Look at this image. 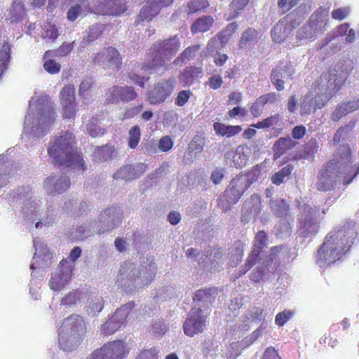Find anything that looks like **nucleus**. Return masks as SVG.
<instances>
[{
  "label": "nucleus",
  "mask_w": 359,
  "mask_h": 359,
  "mask_svg": "<svg viewBox=\"0 0 359 359\" xmlns=\"http://www.w3.org/2000/svg\"><path fill=\"white\" fill-rule=\"evenodd\" d=\"M294 70L290 63L279 65L273 69L271 74V81L277 90L280 91L285 88V81L292 76Z\"/></svg>",
  "instance_id": "obj_25"
},
{
  "label": "nucleus",
  "mask_w": 359,
  "mask_h": 359,
  "mask_svg": "<svg viewBox=\"0 0 359 359\" xmlns=\"http://www.w3.org/2000/svg\"><path fill=\"white\" fill-rule=\"evenodd\" d=\"M180 41L177 35L153 45V49L163 54L164 59L170 60L180 48Z\"/></svg>",
  "instance_id": "obj_26"
},
{
  "label": "nucleus",
  "mask_w": 359,
  "mask_h": 359,
  "mask_svg": "<svg viewBox=\"0 0 359 359\" xmlns=\"http://www.w3.org/2000/svg\"><path fill=\"white\" fill-rule=\"evenodd\" d=\"M86 332L84 318L79 314H72L66 318L58 332V342L65 351L76 348Z\"/></svg>",
  "instance_id": "obj_7"
},
{
  "label": "nucleus",
  "mask_w": 359,
  "mask_h": 359,
  "mask_svg": "<svg viewBox=\"0 0 359 359\" xmlns=\"http://www.w3.org/2000/svg\"><path fill=\"white\" fill-rule=\"evenodd\" d=\"M290 33V28H287V22L280 20L273 28L271 36L276 43H280L287 37Z\"/></svg>",
  "instance_id": "obj_36"
},
{
  "label": "nucleus",
  "mask_w": 359,
  "mask_h": 359,
  "mask_svg": "<svg viewBox=\"0 0 359 359\" xmlns=\"http://www.w3.org/2000/svg\"><path fill=\"white\" fill-rule=\"evenodd\" d=\"M147 170V165L135 163L121 166L114 175V180L129 182L139 178Z\"/></svg>",
  "instance_id": "obj_23"
},
{
  "label": "nucleus",
  "mask_w": 359,
  "mask_h": 359,
  "mask_svg": "<svg viewBox=\"0 0 359 359\" xmlns=\"http://www.w3.org/2000/svg\"><path fill=\"white\" fill-rule=\"evenodd\" d=\"M175 84L174 79H169L155 85L148 97L150 104H157L163 102L172 94Z\"/></svg>",
  "instance_id": "obj_20"
},
{
  "label": "nucleus",
  "mask_w": 359,
  "mask_h": 359,
  "mask_svg": "<svg viewBox=\"0 0 359 359\" xmlns=\"http://www.w3.org/2000/svg\"><path fill=\"white\" fill-rule=\"evenodd\" d=\"M260 197L257 194L252 195L250 198L245 202L244 208L246 210V216L243 215V219H250L251 215L254 217L257 215L260 212Z\"/></svg>",
  "instance_id": "obj_34"
},
{
  "label": "nucleus",
  "mask_w": 359,
  "mask_h": 359,
  "mask_svg": "<svg viewBox=\"0 0 359 359\" xmlns=\"http://www.w3.org/2000/svg\"><path fill=\"white\" fill-rule=\"evenodd\" d=\"M355 126L356 121L352 120L344 126L339 127L337 130L332 139L334 144L351 138L354 134V128Z\"/></svg>",
  "instance_id": "obj_33"
},
{
  "label": "nucleus",
  "mask_w": 359,
  "mask_h": 359,
  "mask_svg": "<svg viewBox=\"0 0 359 359\" xmlns=\"http://www.w3.org/2000/svg\"><path fill=\"white\" fill-rule=\"evenodd\" d=\"M202 72L200 68L195 67H188L180 76V81L186 86H191L194 83L195 79L198 78V74Z\"/></svg>",
  "instance_id": "obj_48"
},
{
  "label": "nucleus",
  "mask_w": 359,
  "mask_h": 359,
  "mask_svg": "<svg viewBox=\"0 0 359 359\" xmlns=\"http://www.w3.org/2000/svg\"><path fill=\"white\" fill-rule=\"evenodd\" d=\"M258 41V32L252 28H248L242 34L239 45L241 48H250Z\"/></svg>",
  "instance_id": "obj_41"
},
{
  "label": "nucleus",
  "mask_w": 359,
  "mask_h": 359,
  "mask_svg": "<svg viewBox=\"0 0 359 359\" xmlns=\"http://www.w3.org/2000/svg\"><path fill=\"white\" fill-rule=\"evenodd\" d=\"M75 89L73 85H67L61 90L60 100L63 116L70 118L75 114Z\"/></svg>",
  "instance_id": "obj_24"
},
{
  "label": "nucleus",
  "mask_w": 359,
  "mask_h": 359,
  "mask_svg": "<svg viewBox=\"0 0 359 359\" xmlns=\"http://www.w3.org/2000/svg\"><path fill=\"white\" fill-rule=\"evenodd\" d=\"M12 165L11 163L8 161L6 155H0V189L8 184Z\"/></svg>",
  "instance_id": "obj_45"
},
{
  "label": "nucleus",
  "mask_w": 359,
  "mask_h": 359,
  "mask_svg": "<svg viewBox=\"0 0 359 359\" xmlns=\"http://www.w3.org/2000/svg\"><path fill=\"white\" fill-rule=\"evenodd\" d=\"M270 205L273 214L277 217L283 219L287 215L289 206L283 199L271 200Z\"/></svg>",
  "instance_id": "obj_49"
},
{
  "label": "nucleus",
  "mask_w": 359,
  "mask_h": 359,
  "mask_svg": "<svg viewBox=\"0 0 359 359\" xmlns=\"http://www.w3.org/2000/svg\"><path fill=\"white\" fill-rule=\"evenodd\" d=\"M308 23L315 36L317 37L325 31L327 20L323 13H315L311 15Z\"/></svg>",
  "instance_id": "obj_31"
},
{
  "label": "nucleus",
  "mask_w": 359,
  "mask_h": 359,
  "mask_svg": "<svg viewBox=\"0 0 359 359\" xmlns=\"http://www.w3.org/2000/svg\"><path fill=\"white\" fill-rule=\"evenodd\" d=\"M156 265L151 257H142L140 263L123 262L116 276V284L126 292H132L149 285L154 278Z\"/></svg>",
  "instance_id": "obj_3"
},
{
  "label": "nucleus",
  "mask_w": 359,
  "mask_h": 359,
  "mask_svg": "<svg viewBox=\"0 0 359 359\" xmlns=\"http://www.w3.org/2000/svg\"><path fill=\"white\" fill-rule=\"evenodd\" d=\"M296 142L290 137H280L278 139L273 146V151L275 158H279L287 151L292 149L296 145Z\"/></svg>",
  "instance_id": "obj_37"
},
{
  "label": "nucleus",
  "mask_w": 359,
  "mask_h": 359,
  "mask_svg": "<svg viewBox=\"0 0 359 359\" xmlns=\"http://www.w3.org/2000/svg\"><path fill=\"white\" fill-rule=\"evenodd\" d=\"M276 235L280 238H287L290 236L292 227L289 222L285 219H280L274 227Z\"/></svg>",
  "instance_id": "obj_51"
},
{
  "label": "nucleus",
  "mask_w": 359,
  "mask_h": 359,
  "mask_svg": "<svg viewBox=\"0 0 359 359\" xmlns=\"http://www.w3.org/2000/svg\"><path fill=\"white\" fill-rule=\"evenodd\" d=\"M25 15V9L22 2L20 0L15 1L11 7L8 10V20L11 23L21 21Z\"/></svg>",
  "instance_id": "obj_40"
},
{
  "label": "nucleus",
  "mask_w": 359,
  "mask_h": 359,
  "mask_svg": "<svg viewBox=\"0 0 359 359\" xmlns=\"http://www.w3.org/2000/svg\"><path fill=\"white\" fill-rule=\"evenodd\" d=\"M346 79V74L342 70L330 69L323 73L315 81V89L318 90L316 104L321 109L326 102L341 88Z\"/></svg>",
  "instance_id": "obj_6"
},
{
  "label": "nucleus",
  "mask_w": 359,
  "mask_h": 359,
  "mask_svg": "<svg viewBox=\"0 0 359 359\" xmlns=\"http://www.w3.org/2000/svg\"><path fill=\"white\" fill-rule=\"evenodd\" d=\"M357 237V227L353 222L330 231L316 253V263L327 267L339 260L348 251Z\"/></svg>",
  "instance_id": "obj_2"
},
{
  "label": "nucleus",
  "mask_w": 359,
  "mask_h": 359,
  "mask_svg": "<svg viewBox=\"0 0 359 359\" xmlns=\"http://www.w3.org/2000/svg\"><path fill=\"white\" fill-rule=\"evenodd\" d=\"M114 149L109 145L95 147L93 153V158L97 161H107L114 157Z\"/></svg>",
  "instance_id": "obj_46"
},
{
  "label": "nucleus",
  "mask_w": 359,
  "mask_h": 359,
  "mask_svg": "<svg viewBox=\"0 0 359 359\" xmlns=\"http://www.w3.org/2000/svg\"><path fill=\"white\" fill-rule=\"evenodd\" d=\"M123 353V344L114 341L95 349L86 359H122Z\"/></svg>",
  "instance_id": "obj_17"
},
{
  "label": "nucleus",
  "mask_w": 359,
  "mask_h": 359,
  "mask_svg": "<svg viewBox=\"0 0 359 359\" xmlns=\"http://www.w3.org/2000/svg\"><path fill=\"white\" fill-rule=\"evenodd\" d=\"M70 186L69 178L63 173L51 175L43 182V189L51 196L60 194L65 191Z\"/></svg>",
  "instance_id": "obj_19"
},
{
  "label": "nucleus",
  "mask_w": 359,
  "mask_h": 359,
  "mask_svg": "<svg viewBox=\"0 0 359 359\" xmlns=\"http://www.w3.org/2000/svg\"><path fill=\"white\" fill-rule=\"evenodd\" d=\"M312 93H309L304 96V98L300 106V114L304 116L311 114L317 107L316 104V97Z\"/></svg>",
  "instance_id": "obj_47"
},
{
  "label": "nucleus",
  "mask_w": 359,
  "mask_h": 359,
  "mask_svg": "<svg viewBox=\"0 0 359 359\" xmlns=\"http://www.w3.org/2000/svg\"><path fill=\"white\" fill-rule=\"evenodd\" d=\"M267 241V235L264 231H260L257 232L255 237L253 249L250 254V262L252 260L253 257L258 259L259 255L266 245Z\"/></svg>",
  "instance_id": "obj_43"
},
{
  "label": "nucleus",
  "mask_w": 359,
  "mask_h": 359,
  "mask_svg": "<svg viewBox=\"0 0 359 359\" xmlns=\"http://www.w3.org/2000/svg\"><path fill=\"white\" fill-rule=\"evenodd\" d=\"M55 118L54 104L47 95L36 100L32 97L25 119V133L34 137L44 136L50 129Z\"/></svg>",
  "instance_id": "obj_4"
},
{
  "label": "nucleus",
  "mask_w": 359,
  "mask_h": 359,
  "mask_svg": "<svg viewBox=\"0 0 359 359\" xmlns=\"http://www.w3.org/2000/svg\"><path fill=\"white\" fill-rule=\"evenodd\" d=\"M104 26L102 24L94 25L86 31V35L83 36L81 41V46L84 48L90 42L95 41L103 32Z\"/></svg>",
  "instance_id": "obj_39"
},
{
  "label": "nucleus",
  "mask_w": 359,
  "mask_h": 359,
  "mask_svg": "<svg viewBox=\"0 0 359 359\" xmlns=\"http://www.w3.org/2000/svg\"><path fill=\"white\" fill-rule=\"evenodd\" d=\"M44 69L50 74H55L60 72L61 66L54 60H48L43 64Z\"/></svg>",
  "instance_id": "obj_63"
},
{
  "label": "nucleus",
  "mask_w": 359,
  "mask_h": 359,
  "mask_svg": "<svg viewBox=\"0 0 359 359\" xmlns=\"http://www.w3.org/2000/svg\"><path fill=\"white\" fill-rule=\"evenodd\" d=\"M135 304L128 302L118 309L111 317L104 323L101 330L105 334H111L121 327L126 323L134 319L135 312L133 311Z\"/></svg>",
  "instance_id": "obj_10"
},
{
  "label": "nucleus",
  "mask_w": 359,
  "mask_h": 359,
  "mask_svg": "<svg viewBox=\"0 0 359 359\" xmlns=\"http://www.w3.org/2000/svg\"><path fill=\"white\" fill-rule=\"evenodd\" d=\"M48 153L59 165L79 170H84L86 168L76 146L75 137L68 131H62L50 139Z\"/></svg>",
  "instance_id": "obj_5"
},
{
  "label": "nucleus",
  "mask_w": 359,
  "mask_h": 359,
  "mask_svg": "<svg viewBox=\"0 0 359 359\" xmlns=\"http://www.w3.org/2000/svg\"><path fill=\"white\" fill-rule=\"evenodd\" d=\"M137 93L131 86H114L109 88L105 94L108 103H118L120 101L130 102L137 97Z\"/></svg>",
  "instance_id": "obj_21"
},
{
  "label": "nucleus",
  "mask_w": 359,
  "mask_h": 359,
  "mask_svg": "<svg viewBox=\"0 0 359 359\" xmlns=\"http://www.w3.org/2000/svg\"><path fill=\"white\" fill-rule=\"evenodd\" d=\"M85 290H76L69 292L61 300V305L73 306L83 303L85 297Z\"/></svg>",
  "instance_id": "obj_44"
},
{
  "label": "nucleus",
  "mask_w": 359,
  "mask_h": 359,
  "mask_svg": "<svg viewBox=\"0 0 359 359\" xmlns=\"http://www.w3.org/2000/svg\"><path fill=\"white\" fill-rule=\"evenodd\" d=\"M237 29L238 25L236 22H233L227 25L225 29L222 30L217 34V37L219 38V40L222 46L225 45L229 41V40L230 39V38Z\"/></svg>",
  "instance_id": "obj_52"
},
{
  "label": "nucleus",
  "mask_w": 359,
  "mask_h": 359,
  "mask_svg": "<svg viewBox=\"0 0 359 359\" xmlns=\"http://www.w3.org/2000/svg\"><path fill=\"white\" fill-rule=\"evenodd\" d=\"M214 19L210 15H205L198 18L192 24L191 31L193 34L205 32L212 26Z\"/></svg>",
  "instance_id": "obj_42"
},
{
  "label": "nucleus",
  "mask_w": 359,
  "mask_h": 359,
  "mask_svg": "<svg viewBox=\"0 0 359 359\" xmlns=\"http://www.w3.org/2000/svg\"><path fill=\"white\" fill-rule=\"evenodd\" d=\"M34 245L35 253L30 269L34 270L35 269L48 267L52 263L53 253L39 238L34 240Z\"/></svg>",
  "instance_id": "obj_18"
},
{
  "label": "nucleus",
  "mask_w": 359,
  "mask_h": 359,
  "mask_svg": "<svg viewBox=\"0 0 359 359\" xmlns=\"http://www.w3.org/2000/svg\"><path fill=\"white\" fill-rule=\"evenodd\" d=\"M74 267V264L67 260H62L51 276L50 288L54 291L62 290L70 282Z\"/></svg>",
  "instance_id": "obj_12"
},
{
  "label": "nucleus",
  "mask_w": 359,
  "mask_h": 359,
  "mask_svg": "<svg viewBox=\"0 0 359 359\" xmlns=\"http://www.w3.org/2000/svg\"><path fill=\"white\" fill-rule=\"evenodd\" d=\"M208 6L209 4L206 0H191L187 4L185 12H187V15L195 13Z\"/></svg>",
  "instance_id": "obj_53"
},
{
  "label": "nucleus",
  "mask_w": 359,
  "mask_h": 359,
  "mask_svg": "<svg viewBox=\"0 0 359 359\" xmlns=\"http://www.w3.org/2000/svg\"><path fill=\"white\" fill-rule=\"evenodd\" d=\"M41 207V202L39 200L28 198L22 207V213L29 220H35Z\"/></svg>",
  "instance_id": "obj_35"
},
{
  "label": "nucleus",
  "mask_w": 359,
  "mask_h": 359,
  "mask_svg": "<svg viewBox=\"0 0 359 359\" xmlns=\"http://www.w3.org/2000/svg\"><path fill=\"white\" fill-rule=\"evenodd\" d=\"M151 330L154 335L161 336L167 331V327L161 320H155L152 322Z\"/></svg>",
  "instance_id": "obj_61"
},
{
  "label": "nucleus",
  "mask_w": 359,
  "mask_h": 359,
  "mask_svg": "<svg viewBox=\"0 0 359 359\" xmlns=\"http://www.w3.org/2000/svg\"><path fill=\"white\" fill-rule=\"evenodd\" d=\"M289 248L286 245L275 246L271 249L269 255L270 260H280L285 259V257L289 253Z\"/></svg>",
  "instance_id": "obj_54"
},
{
  "label": "nucleus",
  "mask_w": 359,
  "mask_h": 359,
  "mask_svg": "<svg viewBox=\"0 0 359 359\" xmlns=\"http://www.w3.org/2000/svg\"><path fill=\"white\" fill-rule=\"evenodd\" d=\"M358 109L359 107L356 99L344 102L338 104L334 111L332 113L331 118L334 121H338L343 116Z\"/></svg>",
  "instance_id": "obj_29"
},
{
  "label": "nucleus",
  "mask_w": 359,
  "mask_h": 359,
  "mask_svg": "<svg viewBox=\"0 0 359 359\" xmlns=\"http://www.w3.org/2000/svg\"><path fill=\"white\" fill-rule=\"evenodd\" d=\"M249 0H233L230 4V11L232 12V18H236L238 14V11L244 8L248 4Z\"/></svg>",
  "instance_id": "obj_60"
},
{
  "label": "nucleus",
  "mask_w": 359,
  "mask_h": 359,
  "mask_svg": "<svg viewBox=\"0 0 359 359\" xmlns=\"http://www.w3.org/2000/svg\"><path fill=\"white\" fill-rule=\"evenodd\" d=\"M359 173V164L353 163L349 146L341 145L331 159L321 170L316 188L320 191H327L335 188L338 183L349 184Z\"/></svg>",
  "instance_id": "obj_1"
},
{
  "label": "nucleus",
  "mask_w": 359,
  "mask_h": 359,
  "mask_svg": "<svg viewBox=\"0 0 359 359\" xmlns=\"http://www.w3.org/2000/svg\"><path fill=\"white\" fill-rule=\"evenodd\" d=\"M100 224L97 220H90L80 226H78L75 231L74 238L83 240L96 233L98 234Z\"/></svg>",
  "instance_id": "obj_30"
},
{
  "label": "nucleus",
  "mask_w": 359,
  "mask_h": 359,
  "mask_svg": "<svg viewBox=\"0 0 359 359\" xmlns=\"http://www.w3.org/2000/svg\"><path fill=\"white\" fill-rule=\"evenodd\" d=\"M172 3L173 0H148L147 5L141 9L138 18L142 21H149L159 13L161 7Z\"/></svg>",
  "instance_id": "obj_27"
},
{
  "label": "nucleus",
  "mask_w": 359,
  "mask_h": 359,
  "mask_svg": "<svg viewBox=\"0 0 359 359\" xmlns=\"http://www.w3.org/2000/svg\"><path fill=\"white\" fill-rule=\"evenodd\" d=\"M293 314V311L284 310L276 315L275 322L278 325L283 326L292 318Z\"/></svg>",
  "instance_id": "obj_64"
},
{
  "label": "nucleus",
  "mask_w": 359,
  "mask_h": 359,
  "mask_svg": "<svg viewBox=\"0 0 359 359\" xmlns=\"http://www.w3.org/2000/svg\"><path fill=\"white\" fill-rule=\"evenodd\" d=\"M213 128L217 135L226 137L235 136L242 130L239 126H227L219 122L215 123Z\"/></svg>",
  "instance_id": "obj_38"
},
{
  "label": "nucleus",
  "mask_w": 359,
  "mask_h": 359,
  "mask_svg": "<svg viewBox=\"0 0 359 359\" xmlns=\"http://www.w3.org/2000/svg\"><path fill=\"white\" fill-rule=\"evenodd\" d=\"M94 62L104 69L117 71L122 60L119 53L112 47H104L93 58Z\"/></svg>",
  "instance_id": "obj_15"
},
{
  "label": "nucleus",
  "mask_w": 359,
  "mask_h": 359,
  "mask_svg": "<svg viewBox=\"0 0 359 359\" xmlns=\"http://www.w3.org/2000/svg\"><path fill=\"white\" fill-rule=\"evenodd\" d=\"M298 219L299 234L306 237L318 231V212L311 205L304 204L300 207Z\"/></svg>",
  "instance_id": "obj_11"
},
{
  "label": "nucleus",
  "mask_w": 359,
  "mask_h": 359,
  "mask_svg": "<svg viewBox=\"0 0 359 359\" xmlns=\"http://www.w3.org/2000/svg\"><path fill=\"white\" fill-rule=\"evenodd\" d=\"M258 170L253 169L248 172L240 174L233 178L224 194L219 200V206L224 212L236 204L245 191L257 180Z\"/></svg>",
  "instance_id": "obj_8"
},
{
  "label": "nucleus",
  "mask_w": 359,
  "mask_h": 359,
  "mask_svg": "<svg viewBox=\"0 0 359 359\" xmlns=\"http://www.w3.org/2000/svg\"><path fill=\"white\" fill-rule=\"evenodd\" d=\"M192 93L189 90H183L179 92L175 98V103L179 107H183L190 98Z\"/></svg>",
  "instance_id": "obj_62"
},
{
  "label": "nucleus",
  "mask_w": 359,
  "mask_h": 359,
  "mask_svg": "<svg viewBox=\"0 0 359 359\" xmlns=\"http://www.w3.org/2000/svg\"><path fill=\"white\" fill-rule=\"evenodd\" d=\"M224 298L223 292L215 287L198 290L193 297L194 301L198 304V308L203 306L207 309L213 306L216 299H217V304H219L222 303Z\"/></svg>",
  "instance_id": "obj_16"
},
{
  "label": "nucleus",
  "mask_w": 359,
  "mask_h": 359,
  "mask_svg": "<svg viewBox=\"0 0 359 359\" xmlns=\"http://www.w3.org/2000/svg\"><path fill=\"white\" fill-rule=\"evenodd\" d=\"M198 49L199 48L196 46L186 48L182 53L174 60L173 63L175 65H178L180 62L189 60Z\"/></svg>",
  "instance_id": "obj_58"
},
{
  "label": "nucleus",
  "mask_w": 359,
  "mask_h": 359,
  "mask_svg": "<svg viewBox=\"0 0 359 359\" xmlns=\"http://www.w3.org/2000/svg\"><path fill=\"white\" fill-rule=\"evenodd\" d=\"M292 170V168L289 165L282 168L271 177L272 183L276 185H280L283 182L284 179L291 174Z\"/></svg>",
  "instance_id": "obj_57"
},
{
  "label": "nucleus",
  "mask_w": 359,
  "mask_h": 359,
  "mask_svg": "<svg viewBox=\"0 0 359 359\" xmlns=\"http://www.w3.org/2000/svg\"><path fill=\"white\" fill-rule=\"evenodd\" d=\"M91 11L89 2L81 0V2H76L75 5L69 8L67 13V18L69 21L74 22L79 17L85 16Z\"/></svg>",
  "instance_id": "obj_32"
},
{
  "label": "nucleus",
  "mask_w": 359,
  "mask_h": 359,
  "mask_svg": "<svg viewBox=\"0 0 359 359\" xmlns=\"http://www.w3.org/2000/svg\"><path fill=\"white\" fill-rule=\"evenodd\" d=\"M151 56L148 59L147 62L143 65L141 68V71H143L141 74H137L135 72H131L128 75V79L130 83H136L140 87H143L144 82L148 80L149 77L147 74H144V72L149 71V73L155 72L158 74H162L166 70L165 61L163 54L160 53L159 51L155 50L153 48L151 49Z\"/></svg>",
  "instance_id": "obj_9"
},
{
  "label": "nucleus",
  "mask_w": 359,
  "mask_h": 359,
  "mask_svg": "<svg viewBox=\"0 0 359 359\" xmlns=\"http://www.w3.org/2000/svg\"><path fill=\"white\" fill-rule=\"evenodd\" d=\"M128 146L130 149H135L140 142V128L138 126H135L129 130Z\"/></svg>",
  "instance_id": "obj_55"
},
{
  "label": "nucleus",
  "mask_w": 359,
  "mask_h": 359,
  "mask_svg": "<svg viewBox=\"0 0 359 359\" xmlns=\"http://www.w3.org/2000/svg\"><path fill=\"white\" fill-rule=\"evenodd\" d=\"M42 37L50 40L56 39L58 36V31L54 25H45L43 28Z\"/></svg>",
  "instance_id": "obj_59"
},
{
  "label": "nucleus",
  "mask_w": 359,
  "mask_h": 359,
  "mask_svg": "<svg viewBox=\"0 0 359 359\" xmlns=\"http://www.w3.org/2000/svg\"><path fill=\"white\" fill-rule=\"evenodd\" d=\"M86 128L89 135L93 137L101 136L104 133V129L101 126V123L95 117L88 120Z\"/></svg>",
  "instance_id": "obj_50"
},
{
  "label": "nucleus",
  "mask_w": 359,
  "mask_h": 359,
  "mask_svg": "<svg viewBox=\"0 0 359 359\" xmlns=\"http://www.w3.org/2000/svg\"><path fill=\"white\" fill-rule=\"evenodd\" d=\"M122 211L119 207L112 206L105 209L98 217L100 224L98 235L105 233L117 228L121 222Z\"/></svg>",
  "instance_id": "obj_13"
},
{
  "label": "nucleus",
  "mask_w": 359,
  "mask_h": 359,
  "mask_svg": "<svg viewBox=\"0 0 359 359\" xmlns=\"http://www.w3.org/2000/svg\"><path fill=\"white\" fill-rule=\"evenodd\" d=\"M207 316L201 308L192 309L188 313L183 330L186 335L193 337L201 333L205 328Z\"/></svg>",
  "instance_id": "obj_14"
},
{
  "label": "nucleus",
  "mask_w": 359,
  "mask_h": 359,
  "mask_svg": "<svg viewBox=\"0 0 359 359\" xmlns=\"http://www.w3.org/2000/svg\"><path fill=\"white\" fill-rule=\"evenodd\" d=\"M251 155V149L246 145L238 146L235 151H229L224 157L226 161L232 162L236 168H242L246 165Z\"/></svg>",
  "instance_id": "obj_28"
},
{
  "label": "nucleus",
  "mask_w": 359,
  "mask_h": 359,
  "mask_svg": "<svg viewBox=\"0 0 359 359\" xmlns=\"http://www.w3.org/2000/svg\"><path fill=\"white\" fill-rule=\"evenodd\" d=\"M86 304V315L90 318L97 317L104 307L105 301L103 295L99 292H88L86 290L83 302Z\"/></svg>",
  "instance_id": "obj_22"
},
{
  "label": "nucleus",
  "mask_w": 359,
  "mask_h": 359,
  "mask_svg": "<svg viewBox=\"0 0 359 359\" xmlns=\"http://www.w3.org/2000/svg\"><path fill=\"white\" fill-rule=\"evenodd\" d=\"M297 37L299 40L307 39L309 41H314L316 39L315 34L311 29L309 24H306L301 27L297 34Z\"/></svg>",
  "instance_id": "obj_56"
}]
</instances>
